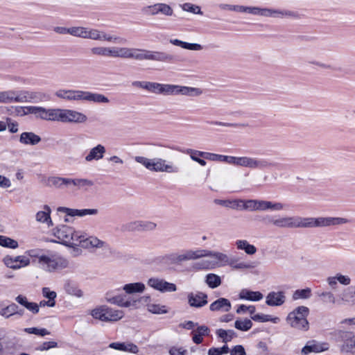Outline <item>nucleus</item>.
<instances>
[{
    "mask_svg": "<svg viewBox=\"0 0 355 355\" xmlns=\"http://www.w3.org/2000/svg\"><path fill=\"white\" fill-rule=\"evenodd\" d=\"M348 223L340 217H301L277 216L275 227L279 228H314L338 225Z\"/></svg>",
    "mask_w": 355,
    "mask_h": 355,
    "instance_id": "nucleus-1",
    "label": "nucleus"
},
{
    "mask_svg": "<svg viewBox=\"0 0 355 355\" xmlns=\"http://www.w3.org/2000/svg\"><path fill=\"white\" fill-rule=\"evenodd\" d=\"M207 159L215 162H226L237 166L247 167L251 169L263 170L270 167H279L284 168V164H280L277 162H271L266 159H259L251 157H234L216 153H207L205 154Z\"/></svg>",
    "mask_w": 355,
    "mask_h": 355,
    "instance_id": "nucleus-2",
    "label": "nucleus"
},
{
    "mask_svg": "<svg viewBox=\"0 0 355 355\" xmlns=\"http://www.w3.org/2000/svg\"><path fill=\"white\" fill-rule=\"evenodd\" d=\"M46 187H54L58 189H68L74 186L78 189L92 187L94 182L85 178H67L58 176L43 177L42 180Z\"/></svg>",
    "mask_w": 355,
    "mask_h": 355,
    "instance_id": "nucleus-3",
    "label": "nucleus"
},
{
    "mask_svg": "<svg viewBox=\"0 0 355 355\" xmlns=\"http://www.w3.org/2000/svg\"><path fill=\"white\" fill-rule=\"evenodd\" d=\"M53 235L59 240L58 243L69 247L80 245L84 240V235L76 232L72 227L61 225L53 230Z\"/></svg>",
    "mask_w": 355,
    "mask_h": 355,
    "instance_id": "nucleus-4",
    "label": "nucleus"
},
{
    "mask_svg": "<svg viewBox=\"0 0 355 355\" xmlns=\"http://www.w3.org/2000/svg\"><path fill=\"white\" fill-rule=\"evenodd\" d=\"M309 312V309L305 306H297L288 314L286 322L292 328L306 331L309 329L307 320Z\"/></svg>",
    "mask_w": 355,
    "mask_h": 355,
    "instance_id": "nucleus-5",
    "label": "nucleus"
},
{
    "mask_svg": "<svg viewBox=\"0 0 355 355\" xmlns=\"http://www.w3.org/2000/svg\"><path fill=\"white\" fill-rule=\"evenodd\" d=\"M252 15L264 17H273L279 19L288 18L293 19H301L302 16L298 12L294 10L259 8L257 6H253Z\"/></svg>",
    "mask_w": 355,
    "mask_h": 355,
    "instance_id": "nucleus-6",
    "label": "nucleus"
},
{
    "mask_svg": "<svg viewBox=\"0 0 355 355\" xmlns=\"http://www.w3.org/2000/svg\"><path fill=\"white\" fill-rule=\"evenodd\" d=\"M69 262L67 259L55 254H46L41 257L40 266L46 272H59L69 267Z\"/></svg>",
    "mask_w": 355,
    "mask_h": 355,
    "instance_id": "nucleus-7",
    "label": "nucleus"
},
{
    "mask_svg": "<svg viewBox=\"0 0 355 355\" xmlns=\"http://www.w3.org/2000/svg\"><path fill=\"white\" fill-rule=\"evenodd\" d=\"M137 60H151L160 62L173 63L176 61V57L164 51L139 49Z\"/></svg>",
    "mask_w": 355,
    "mask_h": 355,
    "instance_id": "nucleus-8",
    "label": "nucleus"
},
{
    "mask_svg": "<svg viewBox=\"0 0 355 355\" xmlns=\"http://www.w3.org/2000/svg\"><path fill=\"white\" fill-rule=\"evenodd\" d=\"M201 94L202 91L198 88L171 84H162V85L161 94L164 96L182 94L189 96H196Z\"/></svg>",
    "mask_w": 355,
    "mask_h": 355,
    "instance_id": "nucleus-9",
    "label": "nucleus"
},
{
    "mask_svg": "<svg viewBox=\"0 0 355 355\" xmlns=\"http://www.w3.org/2000/svg\"><path fill=\"white\" fill-rule=\"evenodd\" d=\"M92 315L95 319L104 322L117 321L123 317V312L114 310L106 306H101L92 311Z\"/></svg>",
    "mask_w": 355,
    "mask_h": 355,
    "instance_id": "nucleus-10",
    "label": "nucleus"
},
{
    "mask_svg": "<svg viewBox=\"0 0 355 355\" xmlns=\"http://www.w3.org/2000/svg\"><path fill=\"white\" fill-rule=\"evenodd\" d=\"M150 299V296H143L137 300H128L125 295H112L111 293L106 294V300L108 302L125 308L135 306L139 302H148Z\"/></svg>",
    "mask_w": 355,
    "mask_h": 355,
    "instance_id": "nucleus-11",
    "label": "nucleus"
},
{
    "mask_svg": "<svg viewBox=\"0 0 355 355\" xmlns=\"http://www.w3.org/2000/svg\"><path fill=\"white\" fill-rule=\"evenodd\" d=\"M141 12L146 16L162 15L166 17H171L174 14L172 7L166 3H155L153 5L144 6L141 8Z\"/></svg>",
    "mask_w": 355,
    "mask_h": 355,
    "instance_id": "nucleus-12",
    "label": "nucleus"
},
{
    "mask_svg": "<svg viewBox=\"0 0 355 355\" xmlns=\"http://www.w3.org/2000/svg\"><path fill=\"white\" fill-rule=\"evenodd\" d=\"M88 40L116 43H125L127 42L126 39L123 37L111 35L103 31L92 28H89Z\"/></svg>",
    "mask_w": 355,
    "mask_h": 355,
    "instance_id": "nucleus-13",
    "label": "nucleus"
},
{
    "mask_svg": "<svg viewBox=\"0 0 355 355\" xmlns=\"http://www.w3.org/2000/svg\"><path fill=\"white\" fill-rule=\"evenodd\" d=\"M147 284L161 293L175 292L178 289L175 284L168 282L158 277H151L148 279Z\"/></svg>",
    "mask_w": 355,
    "mask_h": 355,
    "instance_id": "nucleus-14",
    "label": "nucleus"
},
{
    "mask_svg": "<svg viewBox=\"0 0 355 355\" xmlns=\"http://www.w3.org/2000/svg\"><path fill=\"white\" fill-rule=\"evenodd\" d=\"M87 121V116L82 112L73 110L63 109L62 123H83Z\"/></svg>",
    "mask_w": 355,
    "mask_h": 355,
    "instance_id": "nucleus-15",
    "label": "nucleus"
},
{
    "mask_svg": "<svg viewBox=\"0 0 355 355\" xmlns=\"http://www.w3.org/2000/svg\"><path fill=\"white\" fill-rule=\"evenodd\" d=\"M208 296L201 291L191 292L187 295L188 304L193 308H202L208 303Z\"/></svg>",
    "mask_w": 355,
    "mask_h": 355,
    "instance_id": "nucleus-16",
    "label": "nucleus"
},
{
    "mask_svg": "<svg viewBox=\"0 0 355 355\" xmlns=\"http://www.w3.org/2000/svg\"><path fill=\"white\" fill-rule=\"evenodd\" d=\"M3 261L7 267L14 270L19 269L30 264V259L25 256L12 257L7 255L3 258Z\"/></svg>",
    "mask_w": 355,
    "mask_h": 355,
    "instance_id": "nucleus-17",
    "label": "nucleus"
},
{
    "mask_svg": "<svg viewBox=\"0 0 355 355\" xmlns=\"http://www.w3.org/2000/svg\"><path fill=\"white\" fill-rule=\"evenodd\" d=\"M137 48L112 46V58L137 60Z\"/></svg>",
    "mask_w": 355,
    "mask_h": 355,
    "instance_id": "nucleus-18",
    "label": "nucleus"
},
{
    "mask_svg": "<svg viewBox=\"0 0 355 355\" xmlns=\"http://www.w3.org/2000/svg\"><path fill=\"white\" fill-rule=\"evenodd\" d=\"M178 171L179 169L177 166L167 163L166 160L158 157L153 158L152 171L178 173Z\"/></svg>",
    "mask_w": 355,
    "mask_h": 355,
    "instance_id": "nucleus-19",
    "label": "nucleus"
},
{
    "mask_svg": "<svg viewBox=\"0 0 355 355\" xmlns=\"http://www.w3.org/2000/svg\"><path fill=\"white\" fill-rule=\"evenodd\" d=\"M55 96L67 101H83V91L73 89H59Z\"/></svg>",
    "mask_w": 355,
    "mask_h": 355,
    "instance_id": "nucleus-20",
    "label": "nucleus"
},
{
    "mask_svg": "<svg viewBox=\"0 0 355 355\" xmlns=\"http://www.w3.org/2000/svg\"><path fill=\"white\" fill-rule=\"evenodd\" d=\"M286 301L284 292H270L266 296V304L270 306H282Z\"/></svg>",
    "mask_w": 355,
    "mask_h": 355,
    "instance_id": "nucleus-21",
    "label": "nucleus"
},
{
    "mask_svg": "<svg viewBox=\"0 0 355 355\" xmlns=\"http://www.w3.org/2000/svg\"><path fill=\"white\" fill-rule=\"evenodd\" d=\"M19 102H32L38 103L42 101L45 98V94L42 92H34L22 91L19 94Z\"/></svg>",
    "mask_w": 355,
    "mask_h": 355,
    "instance_id": "nucleus-22",
    "label": "nucleus"
},
{
    "mask_svg": "<svg viewBox=\"0 0 355 355\" xmlns=\"http://www.w3.org/2000/svg\"><path fill=\"white\" fill-rule=\"evenodd\" d=\"M203 257V250H185L179 253L180 263L184 261L198 259Z\"/></svg>",
    "mask_w": 355,
    "mask_h": 355,
    "instance_id": "nucleus-23",
    "label": "nucleus"
},
{
    "mask_svg": "<svg viewBox=\"0 0 355 355\" xmlns=\"http://www.w3.org/2000/svg\"><path fill=\"white\" fill-rule=\"evenodd\" d=\"M232 308L231 302L229 300L220 297L214 302H212L209 306V309L211 311H224L228 312Z\"/></svg>",
    "mask_w": 355,
    "mask_h": 355,
    "instance_id": "nucleus-24",
    "label": "nucleus"
},
{
    "mask_svg": "<svg viewBox=\"0 0 355 355\" xmlns=\"http://www.w3.org/2000/svg\"><path fill=\"white\" fill-rule=\"evenodd\" d=\"M106 150L102 144H98L95 147L90 149L89 153L85 156L87 162H92L93 160H99L102 159L105 153Z\"/></svg>",
    "mask_w": 355,
    "mask_h": 355,
    "instance_id": "nucleus-25",
    "label": "nucleus"
},
{
    "mask_svg": "<svg viewBox=\"0 0 355 355\" xmlns=\"http://www.w3.org/2000/svg\"><path fill=\"white\" fill-rule=\"evenodd\" d=\"M83 101L93 102L96 103H108L110 100L107 96L98 93H92L83 91Z\"/></svg>",
    "mask_w": 355,
    "mask_h": 355,
    "instance_id": "nucleus-26",
    "label": "nucleus"
},
{
    "mask_svg": "<svg viewBox=\"0 0 355 355\" xmlns=\"http://www.w3.org/2000/svg\"><path fill=\"white\" fill-rule=\"evenodd\" d=\"M41 137L33 132H24L19 137V142L24 145L35 146L41 141Z\"/></svg>",
    "mask_w": 355,
    "mask_h": 355,
    "instance_id": "nucleus-27",
    "label": "nucleus"
},
{
    "mask_svg": "<svg viewBox=\"0 0 355 355\" xmlns=\"http://www.w3.org/2000/svg\"><path fill=\"white\" fill-rule=\"evenodd\" d=\"M109 347L133 354H137L139 352V347L132 343H112L109 345Z\"/></svg>",
    "mask_w": 355,
    "mask_h": 355,
    "instance_id": "nucleus-28",
    "label": "nucleus"
},
{
    "mask_svg": "<svg viewBox=\"0 0 355 355\" xmlns=\"http://www.w3.org/2000/svg\"><path fill=\"white\" fill-rule=\"evenodd\" d=\"M184 153L189 155L191 159L198 162L200 165L202 166L206 165L207 162L204 159H207V157L205 155H204V154H207V152L187 148Z\"/></svg>",
    "mask_w": 355,
    "mask_h": 355,
    "instance_id": "nucleus-29",
    "label": "nucleus"
},
{
    "mask_svg": "<svg viewBox=\"0 0 355 355\" xmlns=\"http://www.w3.org/2000/svg\"><path fill=\"white\" fill-rule=\"evenodd\" d=\"M220 10H230L238 12H245L252 15L253 6H245L241 5H231L227 3H220L218 5Z\"/></svg>",
    "mask_w": 355,
    "mask_h": 355,
    "instance_id": "nucleus-30",
    "label": "nucleus"
},
{
    "mask_svg": "<svg viewBox=\"0 0 355 355\" xmlns=\"http://www.w3.org/2000/svg\"><path fill=\"white\" fill-rule=\"evenodd\" d=\"M263 294L259 291H252L248 289H242L239 293V298L252 302H257L262 300Z\"/></svg>",
    "mask_w": 355,
    "mask_h": 355,
    "instance_id": "nucleus-31",
    "label": "nucleus"
},
{
    "mask_svg": "<svg viewBox=\"0 0 355 355\" xmlns=\"http://www.w3.org/2000/svg\"><path fill=\"white\" fill-rule=\"evenodd\" d=\"M327 349V347H324L322 345L317 343L315 340H312L308 342L307 344L302 349V353L304 355H307L311 352H322Z\"/></svg>",
    "mask_w": 355,
    "mask_h": 355,
    "instance_id": "nucleus-32",
    "label": "nucleus"
},
{
    "mask_svg": "<svg viewBox=\"0 0 355 355\" xmlns=\"http://www.w3.org/2000/svg\"><path fill=\"white\" fill-rule=\"evenodd\" d=\"M51 208L48 205L44 206V211H40L36 214V220L40 223H46L49 227L53 226L51 218Z\"/></svg>",
    "mask_w": 355,
    "mask_h": 355,
    "instance_id": "nucleus-33",
    "label": "nucleus"
},
{
    "mask_svg": "<svg viewBox=\"0 0 355 355\" xmlns=\"http://www.w3.org/2000/svg\"><path fill=\"white\" fill-rule=\"evenodd\" d=\"M15 300L19 304L26 308L28 311L33 313L36 314L40 311V306L35 302H29L26 296L19 295L16 297Z\"/></svg>",
    "mask_w": 355,
    "mask_h": 355,
    "instance_id": "nucleus-34",
    "label": "nucleus"
},
{
    "mask_svg": "<svg viewBox=\"0 0 355 355\" xmlns=\"http://www.w3.org/2000/svg\"><path fill=\"white\" fill-rule=\"evenodd\" d=\"M284 207V205L281 202L259 200V211H266L268 209L272 211H280L282 210Z\"/></svg>",
    "mask_w": 355,
    "mask_h": 355,
    "instance_id": "nucleus-35",
    "label": "nucleus"
},
{
    "mask_svg": "<svg viewBox=\"0 0 355 355\" xmlns=\"http://www.w3.org/2000/svg\"><path fill=\"white\" fill-rule=\"evenodd\" d=\"M206 257L214 258L217 263H220L223 266L227 265L229 259L228 256L224 253L203 250V257Z\"/></svg>",
    "mask_w": 355,
    "mask_h": 355,
    "instance_id": "nucleus-36",
    "label": "nucleus"
},
{
    "mask_svg": "<svg viewBox=\"0 0 355 355\" xmlns=\"http://www.w3.org/2000/svg\"><path fill=\"white\" fill-rule=\"evenodd\" d=\"M145 288L146 286L144 284L141 282L126 284L123 286V290L128 295L142 293Z\"/></svg>",
    "mask_w": 355,
    "mask_h": 355,
    "instance_id": "nucleus-37",
    "label": "nucleus"
},
{
    "mask_svg": "<svg viewBox=\"0 0 355 355\" xmlns=\"http://www.w3.org/2000/svg\"><path fill=\"white\" fill-rule=\"evenodd\" d=\"M90 52L94 56L112 58V46H96L91 48Z\"/></svg>",
    "mask_w": 355,
    "mask_h": 355,
    "instance_id": "nucleus-38",
    "label": "nucleus"
},
{
    "mask_svg": "<svg viewBox=\"0 0 355 355\" xmlns=\"http://www.w3.org/2000/svg\"><path fill=\"white\" fill-rule=\"evenodd\" d=\"M169 42L175 46H180L182 49L191 51H200L203 49L202 46L196 43H188L178 39H171Z\"/></svg>",
    "mask_w": 355,
    "mask_h": 355,
    "instance_id": "nucleus-39",
    "label": "nucleus"
},
{
    "mask_svg": "<svg viewBox=\"0 0 355 355\" xmlns=\"http://www.w3.org/2000/svg\"><path fill=\"white\" fill-rule=\"evenodd\" d=\"M63 109L51 108L46 109L44 115V120L56 121L62 122Z\"/></svg>",
    "mask_w": 355,
    "mask_h": 355,
    "instance_id": "nucleus-40",
    "label": "nucleus"
},
{
    "mask_svg": "<svg viewBox=\"0 0 355 355\" xmlns=\"http://www.w3.org/2000/svg\"><path fill=\"white\" fill-rule=\"evenodd\" d=\"M338 297L343 303L354 302L355 300V286H349L345 288Z\"/></svg>",
    "mask_w": 355,
    "mask_h": 355,
    "instance_id": "nucleus-41",
    "label": "nucleus"
},
{
    "mask_svg": "<svg viewBox=\"0 0 355 355\" xmlns=\"http://www.w3.org/2000/svg\"><path fill=\"white\" fill-rule=\"evenodd\" d=\"M235 245L238 250H244L248 255H253L257 252V248L252 244H250L246 240H237Z\"/></svg>",
    "mask_w": 355,
    "mask_h": 355,
    "instance_id": "nucleus-42",
    "label": "nucleus"
},
{
    "mask_svg": "<svg viewBox=\"0 0 355 355\" xmlns=\"http://www.w3.org/2000/svg\"><path fill=\"white\" fill-rule=\"evenodd\" d=\"M19 98V94H17L15 91L9 90L0 92V103H11V102H19L18 99Z\"/></svg>",
    "mask_w": 355,
    "mask_h": 355,
    "instance_id": "nucleus-43",
    "label": "nucleus"
},
{
    "mask_svg": "<svg viewBox=\"0 0 355 355\" xmlns=\"http://www.w3.org/2000/svg\"><path fill=\"white\" fill-rule=\"evenodd\" d=\"M216 335L223 340V343H228L231 341L234 338L236 337V333L232 330H225L219 329L216 330Z\"/></svg>",
    "mask_w": 355,
    "mask_h": 355,
    "instance_id": "nucleus-44",
    "label": "nucleus"
},
{
    "mask_svg": "<svg viewBox=\"0 0 355 355\" xmlns=\"http://www.w3.org/2000/svg\"><path fill=\"white\" fill-rule=\"evenodd\" d=\"M311 295L312 291L310 288L297 289L293 292L292 299L293 300H307L309 299Z\"/></svg>",
    "mask_w": 355,
    "mask_h": 355,
    "instance_id": "nucleus-45",
    "label": "nucleus"
},
{
    "mask_svg": "<svg viewBox=\"0 0 355 355\" xmlns=\"http://www.w3.org/2000/svg\"><path fill=\"white\" fill-rule=\"evenodd\" d=\"M104 242L99 240L96 237L86 238L84 235V240L82 241V245L83 247H93L100 248L103 246Z\"/></svg>",
    "mask_w": 355,
    "mask_h": 355,
    "instance_id": "nucleus-46",
    "label": "nucleus"
},
{
    "mask_svg": "<svg viewBox=\"0 0 355 355\" xmlns=\"http://www.w3.org/2000/svg\"><path fill=\"white\" fill-rule=\"evenodd\" d=\"M205 282L209 288H215L221 284V279L216 274L209 273L206 275Z\"/></svg>",
    "mask_w": 355,
    "mask_h": 355,
    "instance_id": "nucleus-47",
    "label": "nucleus"
},
{
    "mask_svg": "<svg viewBox=\"0 0 355 355\" xmlns=\"http://www.w3.org/2000/svg\"><path fill=\"white\" fill-rule=\"evenodd\" d=\"M252 322L250 319H238L234 322V327L238 330L247 331L252 328Z\"/></svg>",
    "mask_w": 355,
    "mask_h": 355,
    "instance_id": "nucleus-48",
    "label": "nucleus"
},
{
    "mask_svg": "<svg viewBox=\"0 0 355 355\" xmlns=\"http://www.w3.org/2000/svg\"><path fill=\"white\" fill-rule=\"evenodd\" d=\"M66 292L71 295L80 297L83 295V291L73 283L68 282L64 284Z\"/></svg>",
    "mask_w": 355,
    "mask_h": 355,
    "instance_id": "nucleus-49",
    "label": "nucleus"
},
{
    "mask_svg": "<svg viewBox=\"0 0 355 355\" xmlns=\"http://www.w3.org/2000/svg\"><path fill=\"white\" fill-rule=\"evenodd\" d=\"M251 318L256 322H272L273 323H277L279 321V318L278 317H272L270 315L265 314H255L251 316Z\"/></svg>",
    "mask_w": 355,
    "mask_h": 355,
    "instance_id": "nucleus-50",
    "label": "nucleus"
},
{
    "mask_svg": "<svg viewBox=\"0 0 355 355\" xmlns=\"http://www.w3.org/2000/svg\"><path fill=\"white\" fill-rule=\"evenodd\" d=\"M241 209L259 211V200H242Z\"/></svg>",
    "mask_w": 355,
    "mask_h": 355,
    "instance_id": "nucleus-51",
    "label": "nucleus"
},
{
    "mask_svg": "<svg viewBox=\"0 0 355 355\" xmlns=\"http://www.w3.org/2000/svg\"><path fill=\"white\" fill-rule=\"evenodd\" d=\"M18 309L19 307L16 304L11 303L0 311V315L6 318H8L12 315H15V313H17Z\"/></svg>",
    "mask_w": 355,
    "mask_h": 355,
    "instance_id": "nucleus-52",
    "label": "nucleus"
},
{
    "mask_svg": "<svg viewBox=\"0 0 355 355\" xmlns=\"http://www.w3.org/2000/svg\"><path fill=\"white\" fill-rule=\"evenodd\" d=\"M0 245L11 249H16L19 246L16 240L2 235H0Z\"/></svg>",
    "mask_w": 355,
    "mask_h": 355,
    "instance_id": "nucleus-53",
    "label": "nucleus"
},
{
    "mask_svg": "<svg viewBox=\"0 0 355 355\" xmlns=\"http://www.w3.org/2000/svg\"><path fill=\"white\" fill-rule=\"evenodd\" d=\"M343 350L352 355H355V336L345 341L343 345Z\"/></svg>",
    "mask_w": 355,
    "mask_h": 355,
    "instance_id": "nucleus-54",
    "label": "nucleus"
},
{
    "mask_svg": "<svg viewBox=\"0 0 355 355\" xmlns=\"http://www.w3.org/2000/svg\"><path fill=\"white\" fill-rule=\"evenodd\" d=\"M139 221V232L152 231L154 230L157 225L154 222L148 220H138Z\"/></svg>",
    "mask_w": 355,
    "mask_h": 355,
    "instance_id": "nucleus-55",
    "label": "nucleus"
},
{
    "mask_svg": "<svg viewBox=\"0 0 355 355\" xmlns=\"http://www.w3.org/2000/svg\"><path fill=\"white\" fill-rule=\"evenodd\" d=\"M318 295L321 297L322 301L324 303H331L333 304L336 303L334 295L330 291H324L322 293H318Z\"/></svg>",
    "mask_w": 355,
    "mask_h": 355,
    "instance_id": "nucleus-56",
    "label": "nucleus"
},
{
    "mask_svg": "<svg viewBox=\"0 0 355 355\" xmlns=\"http://www.w3.org/2000/svg\"><path fill=\"white\" fill-rule=\"evenodd\" d=\"M135 160L136 162L143 165L148 170L152 171L153 159H148L142 156H136Z\"/></svg>",
    "mask_w": 355,
    "mask_h": 355,
    "instance_id": "nucleus-57",
    "label": "nucleus"
},
{
    "mask_svg": "<svg viewBox=\"0 0 355 355\" xmlns=\"http://www.w3.org/2000/svg\"><path fill=\"white\" fill-rule=\"evenodd\" d=\"M310 64L315 65L318 67L320 69H325V70H331L332 71H340V67H335L332 64L319 62V61H311L309 62Z\"/></svg>",
    "mask_w": 355,
    "mask_h": 355,
    "instance_id": "nucleus-58",
    "label": "nucleus"
},
{
    "mask_svg": "<svg viewBox=\"0 0 355 355\" xmlns=\"http://www.w3.org/2000/svg\"><path fill=\"white\" fill-rule=\"evenodd\" d=\"M179 259V253L177 252L166 254L163 257L164 263L168 264H180Z\"/></svg>",
    "mask_w": 355,
    "mask_h": 355,
    "instance_id": "nucleus-59",
    "label": "nucleus"
},
{
    "mask_svg": "<svg viewBox=\"0 0 355 355\" xmlns=\"http://www.w3.org/2000/svg\"><path fill=\"white\" fill-rule=\"evenodd\" d=\"M162 85V84H161V83L148 81L146 90H147L151 93L155 94H161Z\"/></svg>",
    "mask_w": 355,
    "mask_h": 355,
    "instance_id": "nucleus-60",
    "label": "nucleus"
},
{
    "mask_svg": "<svg viewBox=\"0 0 355 355\" xmlns=\"http://www.w3.org/2000/svg\"><path fill=\"white\" fill-rule=\"evenodd\" d=\"M24 331L28 334H35V335H37V336H44L50 334V332L44 328H42V329H38L37 327L25 328Z\"/></svg>",
    "mask_w": 355,
    "mask_h": 355,
    "instance_id": "nucleus-61",
    "label": "nucleus"
},
{
    "mask_svg": "<svg viewBox=\"0 0 355 355\" xmlns=\"http://www.w3.org/2000/svg\"><path fill=\"white\" fill-rule=\"evenodd\" d=\"M182 8L184 11L192 12L194 14H202V12L201 11V9L198 6L193 5L191 3H184L182 6Z\"/></svg>",
    "mask_w": 355,
    "mask_h": 355,
    "instance_id": "nucleus-62",
    "label": "nucleus"
},
{
    "mask_svg": "<svg viewBox=\"0 0 355 355\" xmlns=\"http://www.w3.org/2000/svg\"><path fill=\"white\" fill-rule=\"evenodd\" d=\"M277 215L266 214L261 217L259 221L265 225H276Z\"/></svg>",
    "mask_w": 355,
    "mask_h": 355,
    "instance_id": "nucleus-63",
    "label": "nucleus"
},
{
    "mask_svg": "<svg viewBox=\"0 0 355 355\" xmlns=\"http://www.w3.org/2000/svg\"><path fill=\"white\" fill-rule=\"evenodd\" d=\"M148 311L154 314H163L168 313V310L165 306L159 304H150L148 308Z\"/></svg>",
    "mask_w": 355,
    "mask_h": 355,
    "instance_id": "nucleus-64",
    "label": "nucleus"
}]
</instances>
